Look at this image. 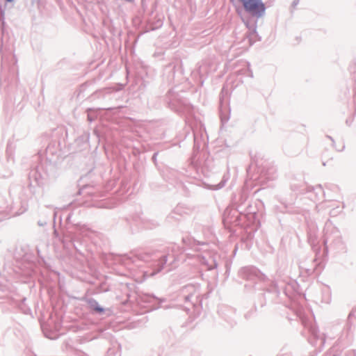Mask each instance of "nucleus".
Wrapping results in <instances>:
<instances>
[{
	"instance_id": "f257e3e1",
	"label": "nucleus",
	"mask_w": 356,
	"mask_h": 356,
	"mask_svg": "<svg viewBox=\"0 0 356 356\" xmlns=\"http://www.w3.org/2000/svg\"><path fill=\"white\" fill-rule=\"evenodd\" d=\"M244 9L251 15L261 17L265 13L266 6L261 0H239Z\"/></svg>"
},
{
	"instance_id": "f03ea898",
	"label": "nucleus",
	"mask_w": 356,
	"mask_h": 356,
	"mask_svg": "<svg viewBox=\"0 0 356 356\" xmlns=\"http://www.w3.org/2000/svg\"><path fill=\"white\" fill-rule=\"evenodd\" d=\"M94 309H95V311H96L97 312H99V313H101V312H104V309H103V308H102V307H99V306L95 307Z\"/></svg>"
}]
</instances>
